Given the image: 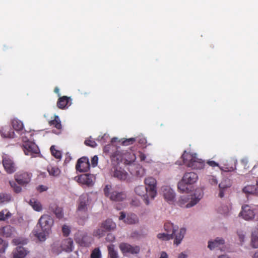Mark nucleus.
<instances>
[{
	"instance_id": "obj_44",
	"label": "nucleus",
	"mask_w": 258,
	"mask_h": 258,
	"mask_svg": "<svg viewBox=\"0 0 258 258\" xmlns=\"http://www.w3.org/2000/svg\"><path fill=\"white\" fill-rule=\"evenodd\" d=\"M157 237L162 240H168L174 238L172 237V234L164 233H159L157 235Z\"/></svg>"
},
{
	"instance_id": "obj_13",
	"label": "nucleus",
	"mask_w": 258,
	"mask_h": 258,
	"mask_svg": "<svg viewBox=\"0 0 258 258\" xmlns=\"http://www.w3.org/2000/svg\"><path fill=\"white\" fill-rule=\"evenodd\" d=\"M31 174L24 171L18 172L15 175L16 181L22 185H26L28 184L31 180Z\"/></svg>"
},
{
	"instance_id": "obj_10",
	"label": "nucleus",
	"mask_w": 258,
	"mask_h": 258,
	"mask_svg": "<svg viewBox=\"0 0 258 258\" xmlns=\"http://www.w3.org/2000/svg\"><path fill=\"white\" fill-rule=\"evenodd\" d=\"M3 165L6 171L9 174H12L16 171V167L12 158L7 154L3 156Z\"/></svg>"
},
{
	"instance_id": "obj_12",
	"label": "nucleus",
	"mask_w": 258,
	"mask_h": 258,
	"mask_svg": "<svg viewBox=\"0 0 258 258\" xmlns=\"http://www.w3.org/2000/svg\"><path fill=\"white\" fill-rule=\"evenodd\" d=\"M239 216L246 221L252 220L254 218L255 212L249 205H245L242 206Z\"/></svg>"
},
{
	"instance_id": "obj_6",
	"label": "nucleus",
	"mask_w": 258,
	"mask_h": 258,
	"mask_svg": "<svg viewBox=\"0 0 258 258\" xmlns=\"http://www.w3.org/2000/svg\"><path fill=\"white\" fill-rule=\"evenodd\" d=\"M104 192L106 197H108L111 201L120 202L125 199L126 194L117 189L112 188L110 185H106L104 188Z\"/></svg>"
},
{
	"instance_id": "obj_1",
	"label": "nucleus",
	"mask_w": 258,
	"mask_h": 258,
	"mask_svg": "<svg viewBox=\"0 0 258 258\" xmlns=\"http://www.w3.org/2000/svg\"><path fill=\"white\" fill-rule=\"evenodd\" d=\"M110 158L112 162H115L117 164L122 163L125 166H129L134 163L136 156L133 152L116 150L110 155Z\"/></svg>"
},
{
	"instance_id": "obj_29",
	"label": "nucleus",
	"mask_w": 258,
	"mask_h": 258,
	"mask_svg": "<svg viewBox=\"0 0 258 258\" xmlns=\"http://www.w3.org/2000/svg\"><path fill=\"white\" fill-rule=\"evenodd\" d=\"M211 167L213 169H217L218 171H224V172H231L236 169V167H230L223 168L219 166V164L214 161H211Z\"/></svg>"
},
{
	"instance_id": "obj_63",
	"label": "nucleus",
	"mask_w": 258,
	"mask_h": 258,
	"mask_svg": "<svg viewBox=\"0 0 258 258\" xmlns=\"http://www.w3.org/2000/svg\"><path fill=\"white\" fill-rule=\"evenodd\" d=\"M187 255L183 252L179 254L178 258H186Z\"/></svg>"
},
{
	"instance_id": "obj_48",
	"label": "nucleus",
	"mask_w": 258,
	"mask_h": 258,
	"mask_svg": "<svg viewBox=\"0 0 258 258\" xmlns=\"http://www.w3.org/2000/svg\"><path fill=\"white\" fill-rule=\"evenodd\" d=\"M231 184L230 183L229 181L225 180L221 182L219 184V189H223L226 190L227 188L230 187Z\"/></svg>"
},
{
	"instance_id": "obj_28",
	"label": "nucleus",
	"mask_w": 258,
	"mask_h": 258,
	"mask_svg": "<svg viewBox=\"0 0 258 258\" xmlns=\"http://www.w3.org/2000/svg\"><path fill=\"white\" fill-rule=\"evenodd\" d=\"M243 192L247 195L258 196V187L254 185H248L242 189Z\"/></svg>"
},
{
	"instance_id": "obj_41",
	"label": "nucleus",
	"mask_w": 258,
	"mask_h": 258,
	"mask_svg": "<svg viewBox=\"0 0 258 258\" xmlns=\"http://www.w3.org/2000/svg\"><path fill=\"white\" fill-rule=\"evenodd\" d=\"M35 235L39 239L40 241H44L46 239L47 235L49 233H46L45 231H42V232H38L36 230H35Z\"/></svg>"
},
{
	"instance_id": "obj_54",
	"label": "nucleus",
	"mask_w": 258,
	"mask_h": 258,
	"mask_svg": "<svg viewBox=\"0 0 258 258\" xmlns=\"http://www.w3.org/2000/svg\"><path fill=\"white\" fill-rule=\"evenodd\" d=\"M131 205L135 207H138L140 205V202L138 199H134L132 200Z\"/></svg>"
},
{
	"instance_id": "obj_35",
	"label": "nucleus",
	"mask_w": 258,
	"mask_h": 258,
	"mask_svg": "<svg viewBox=\"0 0 258 258\" xmlns=\"http://www.w3.org/2000/svg\"><path fill=\"white\" fill-rule=\"evenodd\" d=\"M49 124L50 125H53L58 130L61 129L62 127L60 120L57 115H55L54 119L49 121Z\"/></svg>"
},
{
	"instance_id": "obj_47",
	"label": "nucleus",
	"mask_w": 258,
	"mask_h": 258,
	"mask_svg": "<svg viewBox=\"0 0 258 258\" xmlns=\"http://www.w3.org/2000/svg\"><path fill=\"white\" fill-rule=\"evenodd\" d=\"M84 144L86 146L92 148H94L97 146V144L95 141L92 139L91 137L86 139L84 142Z\"/></svg>"
},
{
	"instance_id": "obj_4",
	"label": "nucleus",
	"mask_w": 258,
	"mask_h": 258,
	"mask_svg": "<svg viewBox=\"0 0 258 258\" xmlns=\"http://www.w3.org/2000/svg\"><path fill=\"white\" fill-rule=\"evenodd\" d=\"M198 174L194 172L185 173L181 180L178 183V189L182 192H187L189 190L188 185L195 183L198 181Z\"/></svg>"
},
{
	"instance_id": "obj_22",
	"label": "nucleus",
	"mask_w": 258,
	"mask_h": 258,
	"mask_svg": "<svg viewBox=\"0 0 258 258\" xmlns=\"http://www.w3.org/2000/svg\"><path fill=\"white\" fill-rule=\"evenodd\" d=\"M16 233L15 229L11 225L0 228V235L5 237H11Z\"/></svg>"
},
{
	"instance_id": "obj_3",
	"label": "nucleus",
	"mask_w": 258,
	"mask_h": 258,
	"mask_svg": "<svg viewBox=\"0 0 258 258\" xmlns=\"http://www.w3.org/2000/svg\"><path fill=\"white\" fill-rule=\"evenodd\" d=\"M164 227L167 233L172 234V237L174 238V244L177 245L181 243L185 233V228H182L178 231V227L170 222H166Z\"/></svg>"
},
{
	"instance_id": "obj_52",
	"label": "nucleus",
	"mask_w": 258,
	"mask_h": 258,
	"mask_svg": "<svg viewBox=\"0 0 258 258\" xmlns=\"http://www.w3.org/2000/svg\"><path fill=\"white\" fill-rule=\"evenodd\" d=\"M70 228L67 225H64L62 227V232L63 236H68L70 233Z\"/></svg>"
},
{
	"instance_id": "obj_42",
	"label": "nucleus",
	"mask_w": 258,
	"mask_h": 258,
	"mask_svg": "<svg viewBox=\"0 0 258 258\" xmlns=\"http://www.w3.org/2000/svg\"><path fill=\"white\" fill-rule=\"evenodd\" d=\"M50 151L52 155L56 159H60L61 157V153L60 151L55 149L54 146H52L50 147Z\"/></svg>"
},
{
	"instance_id": "obj_60",
	"label": "nucleus",
	"mask_w": 258,
	"mask_h": 258,
	"mask_svg": "<svg viewBox=\"0 0 258 258\" xmlns=\"http://www.w3.org/2000/svg\"><path fill=\"white\" fill-rule=\"evenodd\" d=\"M38 189L40 191H45L47 189V188L45 186L41 185L39 186Z\"/></svg>"
},
{
	"instance_id": "obj_7",
	"label": "nucleus",
	"mask_w": 258,
	"mask_h": 258,
	"mask_svg": "<svg viewBox=\"0 0 258 258\" xmlns=\"http://www.w3.org/2000/svg\"><path fill=\"white\" fill-rule=\"evenodd\" d=\"M53 222V219L50 216L43 215L40 218L38 224L41 227L42 231H45L46 233H50Z\"/></svg>"
},
{
	"instance_id": "obj_11",
	"label": "nucleus",
	"mask_w": 258,
	"mask_h": 258,
	"mask_svg": "<svg viewBox=\"0 0 258 258\" xmlns=\"http://www.w3.org/2000/svg\"><path fill=\"white\" fill-rule=\"evenodd\" d=\"M119 248L124 255L127 253L132 254H138L140 251L139 246L132 245L125 242L121 243L119 245Z\"/></svg>"
},
{
	"instance_id": "obj_51",
	"label": "nucleus",
	"mask_w": 258,
	"mask_h": 258,
	"mask_svg": "<svg viewBox=\"0 0 258 258\" xmlns=\"http://www.w3.org/2000/svg\"><path fill=\"white\" fill-rule=\"evenodd\" d=\"M105 231H106L102 228L98 229L94 232V235L98 236L99 237H102L104 235Z\"/></svg>"
},
{
	"instance_id": "obj_64",
	"label": "nucleus",
	"mask_w": 258,
	"mask_h": 258,
	"mask_svg": "<svg viewBox=\"0 0 258 258\" xmlns=\"http://www.w3.org/2000/svg\"><path fill=\"white\" fill-rule=\"evenodd\" d=\"M54 91L55 93L57 94L58 96L60 95L59 94V89L58 87H55L54 88Z\"/></svg>"
},
{
	"instance_id": "obj_36",
	"label": "nucleus",
	"mask_w": 258,
	"mask_h": 258,
	"mask_svg": "<svg viewBox=\"0 0 258 258\" xmlns=\"http://www.w3.org/2000/svg\"><path fill=\"white\" fill-rule=\"evenodd\" d=\"M108 251V258H117L118 253L114 249V245L113 244L108 245L107 247Z\"/></svg>"
},
{
	"instance_id": "obj_46",
	"label": "nucleus",
	"mask_w": 258,
	"mask_h": 258,
	"mask_svg": "<svg viewBox=\"0 0 258 258\" xmlns=\"http://www.w3.org/2000/svg\"><path fill=\"white\" fill-rule=\"evenodd\" d=\"M91 258H101V253L98 247L93 250L90 255Z\"/></svg>"
},
{
	"instance_id": "obj_57",
	"label": "nucleus",
	"mask_w": 258,
	"mask_h": 258,
	"mask_svg": "<svg viewBox=\"0 0 258 258\" xmlns=\"http://www.w3.org/2000/svg\"><path fill=\"white\" fill-rule=\"evenodd\" d=\"M106 240L108 241H112L115 239V237L111 234H108L106 238Z\"/></svg>"
},
{
	"instance_id": "obj_26",
	"label": "nucleus",
	"mask_w": 258,
	"mask_h": 258,
	"mask_svg": "<svg viewBox=\"0 0 258 258\" xmlns=\"http://www.w3.org/2000/svg\"><path fill=\"white\" fill-rule=\"evenodd\" d=\"M1 134L4 138H13L15 136L13 130L9 126L3 127L1 130Z\"/></svg>"
},
{
	"instance_id": "obj_33",
	"label": "nucleus",
	"mask_w": 258,
	"mask_h": 258,
	"mask_svg": "<svg viewBox=\"0 0 258 258\" xmlns=\"http://www.w3.org/2000/svg\"><path fill=\"white\" fill-rule=\"evenodd\" d=\"M12 125L16 131H20L23 128V122L19 119H14L12 121Z\"/></svg>"
},
{
	"instance_id": "obj_23",
	"label": "nucleus",
	"mask_w": 258,
	"mask_h": 258,
	"mask_svg": "<svg viewBox=\"0 0 258 258\" xmlns=\"http://www.w3.org/2000/svg\"><path fill=\"white\" fill-rule=\"evenodd\" d=\"M71 97L66 96L60 97L57 102V106L61 109L68 108L71 104Z\"/></svg>"
},
{
	"instance_id": "obj_2",
	"label": "nucleus",
	"mask_w": 258,
	"mask_h": 258,
	"mask_svg": "<svg viewBox=\"0 0 258 258\" xmlns=\"http://www.w3.org/2000/svg\"><path fill=\"white\" fill-rule=\"evenodd\" d=\"M181 158L183 164L192 169L201 170L205 167V161L198 158L196 154L190 153L185 151L182 155Z\"/></svg>"
},
{
	"instance_id": "obj_39",
	"label": "nucleus",
	"mask_w": 258,
	"mask_h": 258,
	"mask_svg": "<svg viewBox=\"0 0 258 258\" xmlns=\"http://www.w3.org/2000/svg\"><path fill=\"white\" fill-rule=\"evenodd\" d=\"M138 221L137 216L134 214L127 215V217L124 219V222L128 224H135Z\"/></svg>"
},
{
	"instance_id": "obj_61",
	"label": "nucleus",
	"mask_w": 258,
	"mask_h": 258,
	"mask_svg": "<svg viewBox=\"0 0 258 258\" xmlns=\"http://www.w3.org/2000/svg\"><path fill=\"white\" fill-rule=\"evenodd\" d=\"M125 218V214L123 212L120 213V216L119 217V220H123Z\"/></svg>"
},
{
	"instance_id": "obj_56",
	"label": "nucleus",
	"mask_w": 258,
	"mask_h": 258,
	"mask_svg": "<svg viewBox=\"0 0 258 258\" xmlns=\"http://www.w3.org/2000/svg\"><path fill=\"white\" fill-rule=\"evenodd\" d=\"M138 156L141 161H144L146 158L145 154L141 152H139Z\"/></svg>"
},
{
	"instance_id": "obj_34",
	"label": "nucleus",
	"mask_w": 258,
	"mask_h": 258,
	"mask_svg": "<svg viewBox=\"0 0 258 258\" xmlns=\"http://www.w3.org/2000/svg\"><path fill=\"white\" fill-rule=\"evenodd\" d=\"M47 171L49 175L53 176H58L60 173V170L57 166H49Z\"/></svg>"
},
{
	"instance_id": "obj_30",
	"label": "nucleus",
	"mask_w": 258,
	"mask_h": 258,
	"mask_svg": "<svg viewBox=\"0 0 258 258\" xmlns=\"http://www.w3.org/2000/svg\"><path fill=\"white\" fill-rule=\"evenodd\" d=\"M116 227V224L111 219H107L102 223L101 228L106 231L114 230Z\"/></svg>"
},
{
	"instance_id": "obj_59",
	"label": "nucleus",
	"mask_w": 258,
	"mask_h": 258,
	"mask_svg": "<svg viewBox=\"0 0 258 258\" xmlns=\"http://www.w3.org/2000/svg\"><path fill=\"white\" fill-rule=\"evenodd\" d=\"M212 178H211V183L217 184L218 183L217 179L214 175H211Z\"/></svg>"
},
{
	"instance_id": "obj_32",
	"label": "nucleus",
	"mask_w": 258,
	"mask_h": 258,
	"mask_svg": "<svg viewBox=\"0 0 258 258\" xmlns=\"http://www.w3.org/2000/svg\"><path fill=\"white\" fill-rule=\"evenodd\" d=\"M251 245L254 248L258 247V232L256 230H254L252 232Z\"/></svg>"
},
{
	"instance_id": "obj_24",
	"label": "nucleus",
	"mask_w": 258,
	"mask_h": 258,
	"mask_svg": "<svg viewBox=\"0 0 258 258\" xmlns=\"http://www.w3.org/2000/svg\"><path fill=\"white\" fill-rule=\"evenodd\" d=\"M163 195L165 200L169 202H173L175 198V193L169 187H166L163 190Z\"/></svg>"
},
{
	"instance_id": "obj_8",
	"label": "nucleus",
	"mask_w": 258,
	"mask_h": 258,
	"mask_svg": "<svg viewBox=\"0 0 258 258\" xmlns=\"http://www.w3.org/2000/svg\"><path fill=\"white\" fill-rule=\"evenodd\" d=\"M75 240L80 246L88 247L91 243L92 237L85 232L78 231L75 235Z\"/></svg>"
},
{
	"instance_id": "obj_50",
	"label": "nucleus",
	"mask_w": 258,
	"mask_h": 258,
	"mask_svg": "<svg viewBox=\"0 0 258 258\" xmlns=\"http://www.w3.org/2000/svg\"><path fill=\"white\" fill-rule=\"evenodd\" d=\"M8 245V243L5 242L1 238H0V253L5 252Z\"/></svg>"
},
{
	"instance_id": "obj_19",
	"label": "nucleus",
	"mask_w": 258,
	"mask_h": 258,
	"mask_svg": "<svg viewBox=\"0 0 258 258\" xmlns=\"http://www.w3.org/2000/svg\"><path fill=\"white\" fill-rule=\"evenodd\" d=\"M148 191L149 190L144 185H139L135 188V192L136 194L137 195L143 197V200L146 205H148L149 204V197L150 196L148 194Z\"/></svg>"
},
{
	"instance_id": "obj_27",
	"label": "nucleus",
	"mask_w": 258,
	"mask_h": 258,
	"mask_svg": "<svg viewBox=\"0 0 258 258\" xmlns=\"http://www.w3.org/2000/svg\"><path fill=\"white\" fill-rule=\"evenodd\" d=\"M27 251L22 246H18L13 252V258H24Z\"/></svg>"
},
{
	"instance_id": "obj_53",
	"label": "nucleus",
	"mask_w": 258,
	"mask_h": 258,
	"mask_svg": "<svg viewBox=\"0 0 258 258\" xmlns=\"http://www.w3.org/2000/svg\"><path fill=\"white\" fill-rule=\"evenodd\" d=\"M98 160V158L97 156H94L93 158H92L91 163L93 167H95L97 165Z\"/></svg>"
},
{
	"instance_id": "obj_38",
	"label": "nucleus",
	"mask_w": 258,
	"mask_h": 258,
	"mask_svg": "<svg viewBox=\"0 0 258 258\" xmlns=\"http://www.w3.org/2000/svg\"><path fill=\"white\" fill-rule=\"evenodd\" d=\"M11 194L5 192L0 193V204L8 203L11 201Z\"/></svg>"
},
{
	"instance_id": "obj_45",
	"label": "nucleus",
	"mask_w": 258,
	"mask_h": 258,
	"mask_svg": "<svg viewBox=\"0 0 258 258\" xmlns=\"http://www.w3.org/2000/svg\"><path fill=\"white\" fill-rule=\"evenodd\" d=\"M9 183L13 190L16 193H19L22 190V188L20 186L18 185L15 181H10Z\"/></svg>"
},
{
	"instance_id": "obj_16",
	"label": "nucleus",
	"mask_w": 258,
	"mask_h": 258,
	"mask_svg": "<svg viewBox=\"0 0 258 258\" xmlns=\"http://www.w3.org/2000/svg\"><path fill=\"white\" fill-rule=\"evenodd\" d=\"M90 166L89 159L87 157H83L78 160L76 169L79 172H85L88 171L90 169Z\"/></svg>"
},
{
	"instance_id": "obj_37",
	"label": "nucleus",
	"mask_w": 258,
	"mask_h": 258,
	"mask_svg": "<svg viewBox=\"0 0 258 258\" xmlns=\"http://www.w3.org/2000/svg\"><path fill=\"white\" fill-rule=\"evenodd\" d=\"M29 204L33 207V209L36 211H40L42 210L41 204L35 199H31L29 202Z\"/></svg>"
},
{
	"instance_id": "obj_62",
	"label": "nucleus",
	"mask_w": 258,
	"mask_h": 258,
	"mask_svg": "<svg viewBox=\"0 0 258 258\" xmlns=\"http://www.w3.org/2000/svg\"><path fill=\"white\" fill-rule=\"evenodd\" d=\"M159 258H168V255L165 252L162 251Z\"/></svg>"
},
{
	"instance_id": "obj_49",
	"label": "nucleus",
	"mask_w": 258,
	"mask_h": 258,
	"mask_svg": "<svg viewBox=\"0 0 258 258\" xmlns=\"http://www.w3.org/2000/svg\"><path fill=\"white\" fill-rule=\"evenodd\" d=\"M136 141V138H135L126 139H124V141H122V144L123 146H128L130 145L133 144Z\"/></svg>"
},
{
	"instance_id": "obj_9",
	"label": "nucleus",
	"mask_w": 258,
	"mask_h": 258,
	"mask_svg": "<svg viewBox=\"0 0 258 258\" xmlns=\"http://www.w3.org/2000/svg\"><path fill=\"white\" fill-rule=\"evenodd\" d=\"M144 182L151 199H154L157 195L156 180L152 177H148L145 178Z\"/></svg>"
},
{
	"instance_id": "obj_25",
	"label": "nucleus",
	"mask_w": 258,
	"mask_h": 258,
	"mask_svg": "<svg viewBox=\"0 0 258 258\" xmlns=\"http://www.w3.org/2000/svg\"><path fill=\"white\" fill-rule=\"evenodd\" d=\"M73 241L71 238L64 239L61 243V247L62 250L71 252L73 250Z\"/></svg>"
},
{
	"instance_id": "obj_5",
	"label": "nucleus",
	"mask_w": 258,
	"mask_h": 258,
	"mask_svg": "<svg viewBox=\"0 0 258 258\" xmlns=\"http://www.w3.org/2000/svg\"><path fill=\"white\" fill-rule=\"evenodd\" d=\"M203 196V192L201 189H197L194 194L191 196L190 198L187 197H181L178 202L181 206L185 204L186 208H190L196 205Z\"/></svg>"
},
{
	"instance_id": "obj_17",
	"label": "nucleus",
	"mask_w": 258,
	"mask_h": 258,
	"mask_svg": "<svg viewBox=\"0 0 258 258\" xmlns=\"http://www.w3.org/2000/svg\"><path fill=\"white\" fill-rule=\"evenodd\" d=\"M112 175L114 177L120 180L124 181L128 178V173L123 168L118 166L113 168Z\"/></svg>"
},
{
	"instance_id": "obj_15",
	"label": "nucleus",
	"mask_w": 258,
	"mask_h": 258,
	"mask_svg": "<svg viewBox=\"0 0 258 258\" xmlns=\"http://www.w3.org/2000/svg\"><path fill=\"white\" fill-rule=\"evenodd\" d=\"M23 150L26 155H32L39 153L38 146L33 142L28 141L25 142L23 145Z\"/></svg>"
},
{
	"instance_id": "obj_40",
	"label": "nucleus",
	"mask_w": 258,
	"mask_h": 258,
	"mask_svg": "<svg viewBox=\"0 0 258 258\" xmlns=\"http://www.w3.org/2000/svg\"><path fill=\"white\" fill-rule=\"evenodd\" d=\"M12 214L7 209H4L0 212V221H5L9 219Z\"/></svg>"
},
{
	"instance_id": "obj_18",
	"label": "nucleus",
	"mask_w": 258,
	"mask_h": 258,
	"mask_svg": "<svg viewBox=\"0 0 258 258\" xmlns=\"http://www.w3.org/2000/svg\"><path fill=\"white\" fill-rule=\"evenodd\" d=\"M89 200L88 197L85 196H82L79 199V204L78 205L77 211L78 213H84L85 215L84 218L88 217L87 206L88 205Z\"/></svg>"
},
{
	"instance_id": "obj_43",
	"label": "nucleus",
	"mask_w": 258,
	"mask_h": 258,
	"mask_svg": "<svg viewBox=\"0 0 258 258\" xmlns=\"http://www.w3.org/2000/svg\"><path fill=\"white\" fill-rule=\"evenodd\" d=\"M13 243L14 245H17L18 244H25L27 242V239L22 238V237H18L16 238H14L12 240Z\"/></svg>"
},
{
	"instance_id": "obj_55",
	"label": "nucleus",
	"mask_w": 258,
	"mask_h": 258,
	"mask_svg": "<svg viewBox=\"0 0 258 258\" xmlns=\"http://www.w3.org/2000/svg\"><path fill=\"white\" fill-rule=\"evenodd\" d=\"M237 234L239 237V240L241 242H243L245 238V235L242 232L240 231L237 232Z\"/></svg>"
},
{
	"instance_id": "obj_31",
	"label": "nucleus",
	"mask_w": 258,
	"mask_h": 258,
	"mask_svg": "<svg viewBox=\"0 0 258 258\" xmlns=\"http://www.w3.org/2000/svg\"><path fill=\"white\" fill-rule=\"evenodd\" d=\"M224 240L223 238L217 237L214 241H211V249L213 248L217 247L222 250Z\"/></svg>"
},
{
	"instance_id": "obj_20",
	"label": "nucleus",
	"mask_w": 258,
	"mask_h": 258,
	"mask_svg": "<svg viewBox=\"0 0 258 258\" xmlns=\"http://www.w3.org/2000/svg\"><path fill=\"white\" fill-rule=\"evenodd\" d=\"M95 177L91 174H84L78 177V181L88 186L92 185Z\"/></svg>"
},
{
	"instance_id": "obj_14",
	"label": "nucleus",
	"mask_w": 258,
	"mask_h": 258,
	"mask_svg": "<svg viewBox=\"0 0 258 258\" xmlns=\"http://www.w3.org/2000/svg\"><path fill=\"white\" fill-rule=\"evenodd\" d=\"M127 169L132 175L137 177H141L145 174V170L138 164H132L127 167Z\"/></svg>"
},
{
	"instance_id": "obj_21",
	"label": "nucleus",
	"mask_w": 258,
	"mask_h": 258,
	"mask_svg": "<svg viewBox=\"0 0 258 258\" xmlns=\"http://www.w3.org/2000/svg\"><path fill=\"white\" fill-rule=\"evenodd\" d=\"M48 210L50 212L55 214L56 217L58 219H61L63 217L62 208L59 207L55 203L50 204L48 208Z\"/></svg>"
},
{
	"instance_id": "obj_58",
	"label": "nucleus",
	"mask_w": 258,
	"mask_h": 258,
	"mask_svg": "<svg viewBox=\"0 0 258 258\" xmlns=\"http://www.w3.org/2000/svg\"><path fill=\"white\" fill-rule=\"evenodd\" d=\"M225 190V189H219V193L218 196L221 198L224 197Z\"/></svg>"
}]
</instances>
